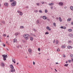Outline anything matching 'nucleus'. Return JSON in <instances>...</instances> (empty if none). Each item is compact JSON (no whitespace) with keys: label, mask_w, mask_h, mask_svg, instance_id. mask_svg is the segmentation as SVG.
Instances as JSON below:
<instances>
[{"label":"nucleus","mask_w":73,"mask_h":73,"mask_svg":"<svg viewBox=\"0 0 73 73\" xmlns=\"http://www.w3.org/2000/svg\"><path fill=\"white\" fill-rule=\"evenodd\" d=\"M72 62H73V58H72Z\"/></svg>","instance_id":"obj_58"},{"label":"nucleus","mask_w":73,"mask_h":73,"mask_svg":"<svg viewBox=\"0 0 73 73\" xmlns=\"http://www.w3.org/2000/svg\"><path fill=\"white\" fill-rule=\"evenodd\" d=\"M38 51H40V48H38Z\"/></svg>","instance_id":"obj_41"},{"label":"nucleus","mask_w":73,"mask_h":73,"mask_svg":"<svg viewBox=\"0 0 73 73\" xmlns=\"http://www.w3.org/2000/svg\"><path fill=\"white\" fill-rule=\"evenodd\" d=\"M69 62H71V60H69L68 61Z\"/></svg>","instance_id":"obj_52"},{"label":"nucleus","mask_w":73,"mask_h":73,"mask_svg":"<svg viewBox=\"0 0 73 73\" xmlns=\"http://www.w3.org/2000/svg\"><path fill=\"white\" fill-rule=\"evenodd\" d=\"M29 52L30 53H32V50L31 49H29Z\"/></svg>","instance_id":"obj_14"},{"label":"nucleus","mask_w":73,"mask_h":73,"mask_svg":"<svg viewBox=\"0 0 73 73\" xmlns=\"http://www.w3.org/2000/svg\"><path fill=\"white\" fill-rule=\"evenodd\" d=\"M71 25H73V22H72L71 23Z\"/></svg>","instance_id":"obj_54"},{"label":"nucleus","mask_w":73,"mask_h":73,"mask_svg":"<svg viewBox=\"0 0 73 73\" xmlns=\"http://www.w3.org/2000/svg\"><path fill=\"white\" fill-rule=\"evenodd\" d=\"M56 44H58V40H56Z\"/></svg>","instance_id":"obj_28"},{"label":"nucleus","mask_w":73,"mask_h":73,"mask_svg":"<svg viewBox=\"0 0 73 73\" xmlns=\"http://www.w3.org/2000/svg\"><path fill=\"white\" fill-rule=\"evenodd\" d=\"M35 62H33V65H35Z\"/></svg>","instance_id":"obj_56"},{"label":"nucleus","mask_w":73,"mask_h":73,"mask_svg":"<svg viewBox=\"0 0 73 73\" xmlns=\"http://www.w3.org/2000/svg\"><path fill=\"white\" fill-rule=\"evenodd\" d=\"M36 5H37V6H39L40 5V4H39V3H38L36 4Z\"/></svg>","instance_id":"obj_22"},{"label":"nucleus","mask_w":73,"mask_h":73,"mask_svg":"<svg viewBox=\"0 0 73 73\" xmlns=\"http://www.w3.org/2000/svg\"><path fill=\"white\" fill-rule=\"evenodd\" d=\"M48 5H50V6H52L54 5V3H49Z\"/></svg>","instance_id":"obj_7"},{"label":"nucleus","mask_w":73,"mask_h":73,"mask_svg":"<svg viewBox=\"0 0 73 73\" xmlns=\"http://www.w3.org/2000/svg\"><path fill=\"white\" fill-rule=\"evenodd\" d=\"M67 21H71V19H70V18H68L67 19Z\"/></svg>","instance_id":"obj_24"},{"label":"nucleus","mask_w":73,"mask_h":73,"mask_svg":"<svg viewBox=\"0 0 73 73\" xmlns=\"http://www.w3.org/2000/svg\"><path fill=\"white\" fill-rule=\"evenodd\" d=\"M33 30L34 31H35V32H36V30L35 29H33Z\"/></svg>","instance_id":"obj_39"},{"label":"nucleus","mask_w":73,"mask_h":73,"mask_svg":"<svg viewBox=\"0 0 73 73\" xmlns=\"http://www.w3.org/2000/svg\"><path fill=\"white\" fill-rule=\"evenodd\" d=\"M53 43H55V40H53Z\"/></svg>","instance_id":"obj_55"},{"label":"nucleus","mask_w":73,"mask_h":73,"mask_svg":"<svg viewBox=\"0 0 73 73\" xmlns=\"http://www.w3.org/2000/svg\"><path fill=\"white\" fill-rule=\"evenodd\" d=\"M58 64V62H56V64Z\"/></svg>","instance_id":"obj_62"},{"label":"nucleus","mask_w":73,"mask_h":73,"mask_svg":"<svg viewBox=\"0 0 73 73\" xmlns=\"http://www.w3.org/2000/svg\"><path fill=\"white\" fill-rule=\"evenodd\" d=\"M2 56L3 57L6 58H7V57H8L7 55H6L5 54H4V55H2Z\"/></svg>","instance_id":"obj_4"},{"label":"nucleus","mask_w":73,"mask_h":73,"mask_svg":"<svg viewBox=\"0 0 73 73\" xmlns=\"http://www.w3.org/2000/svg\"><path fill=\"white\" fill-rule=\"evenodd\" d=\"M47 20H48V21H50L49 19H47Z\"/></svg>","instance_id":"obj_61"},{"label":"nucleus","mask_w":73,"mask_h":73,"mask_svg":"<svg viewBox=\"0 0 73 73\" xmlns=\"http://www.w3.org/2000/svg\"><path fill=\"white\" fill-rule=\"evenodd\" d=\"M26 8H27V9H28V8H29L28 6H26Z\"/></svg>","instance_id":"obj_48"},{"label":"nucleus","mask_w":73,"mask_h":73,"mask_svg":"<svg viewBox=\"0 0 73 73\" xmlns=\"http://www.w3.org/2000/svg\"><path fill=\"white\" fill-rule=\"evenodd\" d=\"M55 70L56 72H57V71L56 70V69H55Z\"/></svg>","instance_id":"obj_64"},{"label":"nucleus","mask_w":73,"mask_h":73,"mask_svg":"<svg viewBox=\"0 0 73 73\" xmlns=\"http://www.w3.org/2000/svg\"><path fill=\"white\" fill-rule=\"evenodd\" d=\"M17 48H19V46H17Z\"/></svg>","instance_id":"obj_63"},{"label":"nucleus","mask_w":73,"mask_h":73,"mask_svg":"<svg viewBox=\"0 0 73 73\" xmlns=\"http://www.w3.org/2000/svg\"><path fill=\"white\" fill-rule=\"evenodd\" d=\"M19 15L20 16H22V15H23V13L20 12V13L19 14Z\"/></svg>","instance_id":"obj_27"},{"label":"nucleus","mask_w":73,"mask_h":73,"mask_svg":"<svg viewBox=\"0 0 73 73\" xmlns=\"http://www.w3.org/2000/svg\"><path fill=\"white\" fill-rule=\"evenodd\" d=\"M41 3H42V4H44V2H41Z\"/></svg>","instance_id":"obj_42"},{"label":"nucleus","mask_w":73,"mask_h":73,"mask_svg":"<svg viewBox=\"0 0 73 73\" xmlns=\"http://www.w3.org/2000/svg\"><path fill=\"white\" fill-rule=\"evenodd\" d=\"M21 12L20 11H17V12L19 13H20V12Z\"/></svg>","instance_id":"obj_38"},{"label":"nucleus","mask_w":73,"mask_h":73,"mask_svg":"<svg viewBox=\"0 0 73 73\" xmlns=\"http://www.w3.org/2000/svg\"><path fill=\"white\" fill-rule=\"evenodd\" d=\"M10 67L12 69H13V68H14L13 67V65H12V64H11L10 65Z\"/></svg>","instance_id":"obj_8"},{"label":"nucleus","mask_w":73,"mask_h":73,"mask_svg":"<svg viewBox=\"0 0 73 73\" xmlns=\"http://www.w3.org/2000/svg\"><path fill=\"white\" fill-rule=\"evenodd\" d=\"M1 22L2 23H3V24H5V22L4 21H2Z\"/></svg>","instance_id":"obj_33"},{"label":"nucleus","mask_w":73,"mask_h":73,"mask_svg":"<svg viewBox=\"0 0 73 73\" xmlns=\"http://www.w3.org/2000/svg\"><path fill=\"white\" fill-rule=\"evenodd\" d=\"M59 21L60 22H62V19L60 17H59Z\"/></svg>","instance_id":"obj_15"},{"label":"nucleus","mask_w":73,"mask_h":73,"mask_svg":"<svg viewBox=\"0 0 73 73\" xmlns=\"http://www.w3.org/2000/svg\"><path fill=\"white\" fill-rule=\"evenodd\" d=\"M68 31L70 32H72V31H73V30L71 29H69L68 30Z\"/></svg>","instance_id":"obj_16"},{"label":"nucleus","mask_w":73,"mask_h":73,"mask_svg":"<svg viewBox=\"0 0 73 73\" xmlns=\"http://www.w3.org/2000/svg\"><path fill=\"white\" fill-rule=\"evenodd\" d=\"M6 49L7 50H8V48H6Z\"/></svg>","instance_id":"obj_60"},{"label":"nucleus","mask_w":73,"mask_h":73,"mask_svg":"<svg viewBox=\"0 0 73 73\" xmlns=\"http://www.w3.org/2000/svg\"><path fill=\"white\" fill-rule=\"evenodd\" d=\"M29 34H26L24 35V37L25 40H28L29 39Z\"/></svg>","instance_id":"obj_1"},{"label":"nucleus","mask_w":73,"mask_h":73,"mask_svg":"<svg viewBox=\"0 0 73 73\" xmlns=\"http://www.w3.org/2000/svg\"><path fill=\"white\" fill-rule=\"evenodd\" d=\"M45 13H47V10L45 9Z\"/></svg>","instance_id":"obj_34"},{"label":"nucleus","mask_w":73,"mask_h":73,"mask_svg":"<svg viewBox=\"0 0 73 73\" xmlns=\"http://www.w3.org/2000/svg\"><path fill=\"white\" fill-rule=\"evenodd\" d=\"M50 8L51 9H53V7L52 6H51Z\"/></svg>","instance_id":"obj_37"},{"label":"nucleus","mask_w":73,"mask_h":73,"mask_svg":"<svg viewBox=\"0 0 73 73\" xmlns=\"http://www.w3.org/2000/svg\"><path fill=\"white\" fill-rule=\"evenodd\" d=\"M59 5L60 6H62V5H63V3L62 2H60L59 3Z\"/></svg>","instance_id":"obj_5"},{"label":"nucleus","mask_w":73,"mask_h":73,"mask_svg":"<svg viewBox=\"0 0 73 73\" xmlns=\"http://www.w3.org/2000/svg\"><path fill=\"white\" fill-rule=\"evenodd\" d=\"M46 29L48 31H51V29H50V28L48 26L46 27Z\"/></svg>","instance_id":"obj_3"},{"label":"nucleus","mask_w":73,"mask_h":73,"mask_svg":"<svg viewBox=\"0 0 73 73\" xmlns=\"http://www.w3.org/2000/svg\"><path fill=\"white\" fill-rule=\"evenodd\" d=\"M56 20H58V17L56 18Z\"/></svg>","instance_id":"obj_47"},{"label":"nucleus","mask_w":73,"mask_h":73,"mask_svg":"<svg viewBox=\"0 0 73 73\" xmlns=\"http://www.w3.org/2000/svg\"><path fill=\"white\" fill-rule=\"evenodd\" d=\"M14 1V0H10V2H12V1Z\"/></svg>","instance_id":"obj_43"},{"label":"nucleus","mask_w":73,"mask_h":73,"mask_svg":"<svg viewBox=\"0 0 73 73\" xmlns=\"http://www.w3.org/2000/svg\"><path fill=\"white\" fill-rule=\"evenodd\" d=\"M4 5L6 6V7H8V3H4Z\"/></svg>","instance_id":"obj_12"},{"label":"nucleus","mask_w":73,"mask_h":73,"mask_svg":"<svg viewBox=\"0 0 73 73\" xmlns=\"http://www.w3.org/2000/svg\"><path fill=\"white\" fill-rule=\"evenodd\" d=\"M6 58H3V60L4 61H5L6 60Z\"/></svg>","instance_id":"obj_30"},{"label":"nucleus","mask_w":73,"mask_h":73,"mask_svg":"<svg viewBox=\"0 0 73 73\" xmlns=\"http://www.w3.org/2000/svg\"><path fill=\"white\" fill-rule=\"evenodd\" d=\"M39 12H40V13H42V11H41V10H39Z\"/></svg>","instance_id":"obj_36"},{"label":"nucleus","mask_w":73,"mask_h":73,"mask_svg":"<svg viewBox=\"0 0 73 73\" xmlns=\"http://www.w3.org/2000/svg\"><path fill=\"white\" fill-rule=\"evenodd\" d=\"M43 19L44 20H46V17L45 16H44L43 17Z\"/></svg>","instance_id":"obj_13"},{"label":"nucleus","mask_w":73,"mask_h":73,"mask_svg":"<svg viewBox=\"0 0 73 73\" xmlns=\"http://www.w3.org/2000/svg\"><path fill=\"white\" fill-rule=\"evenodd\" d=\"M10 71L11 72H15V69H10Z\"/></svg>","instance_id":"obj_6"},{"label":"nucleus","mask_w":73,"mask_h":73,"mask_svg":"<svg viewBox=\"0 0 73 73\" xmlns=\"http://www.w3.org/2000/svg\"><path fill=\"white\" fill-rule=\"evenodd\" d=\"M67 48L68 49H72V47L71 46H67Z\"/></svg>","instance_id":"obj_11"},{"label":"nucleus","mask_w":73,"mask_h":73,"mask_svg":"<svg viewBox=\"0 0 73 73\" xmlns=\"http://www.w3.org/2000/svg\"><path fill=\"white\" fill-rule=\"evenodd\" d=\"M70 9L72 10V11H73V6H70Z\"/></svg>","instance_id":"obj_18"},{"label":"nucleus","mask_w":73,"mask_h":73,"mask_svg":"<svg viewBox=\"0 0 73 73\" xmlns=\"http://www.w3.org/2000/svg\"><path fill=\"white\" fill-rule=\"evenodd\" d=\"M60 28H61V29H63L64 28V27L63 26H61L60 27Z\"/></svg>","instance_id":"obj_40"},{"label":"nucleus","mask_w":73,"mask_h":73,"mask_svg":"<svg viewBox=\"0 0 73 73\" xmlns=\"http://www.w3.org/2000/svg\"><path fill=\"white\" fill-rule=\"evenodd\" d=\"M70 56L71 57H73V55L72 54H71Z\"/></svg>","instance_id":"obj_31"},{"label":"nucleus","mask_w":73,"mask_h":73,"mask_svg":"<svg viewBox=\"0 0 73 73\" xmlns=\"http://www.w3.org/2000/svg\"><path fill=\"white\" fill-rule=\"evenodd\" d=\"M3 36L4 37H5V36H6V35L5 34H4L3 35Z\"/></svg>","instance_id":"obj_35"},{"label":"nucleus","mask_w":73,"mask_h":73,"mask_svg":"<svg viewBox=\"0 0 73 73\" xmlns=\"http://www.w3.org/2000/svg\"><path fill=\"white\" fill-rule=\"evenodd\" d=\"M66 27H63V29H66Z\"/></svg>","instance_id":"obj_45"},{"label":"nucleus","mask_w":73,"mask_h":73,"mask_svg":"<svg viewBox=\"0 0 73 73\" xmlns=\"http://www.w3.org/2000/svg\"><path fill=\"white\" fill-rule=\"evenodd\" d=\"M57 52H59V51H60V49L59 48H58L57 50Z\"/></svg>","instance_id":"obj_32"},{"label":"nucleus","mask_w":73,"mask_h":73,"mask_svg":"<svg viewBox=\"0 0 73 73\" xmlns=\"http://www.w3.org/2000/svg\"><path fill=\"white\" fill-rule=\"evenodd\" d=\"M33 37H36V35H34L33 36Z\"/></svg>","instance_id":"obj_51"},{"label":"nucleus","mask_w":73,"mask_h":73,"mask_svg":"<svg viewBox=\"0 0 73 73\" xmlns=\"http://www.w3.org/2000/svg\"><path fill=\"white\" fill-rule=\"evenodd\" d=\"M68 64H66L64 65V66H66V67H67V66H68Z\"/></svg>","instance_id":"obj_19"},{"label":"nucleus","mask_w":73,"mask_h":73,"mask_svg":"<svg viewBox=\"0 0 73 73\" xmlns=\"http://www.w3.org/2000/svg\"><path fill=\"white\" fill-rule=\"evenodd\" d=\"M30 39L31 41H32L33 40V38L32 37H30Z\"/></svg>","instance_id":"obj_17"},{"label":"nucleus","mask_w":73,"mask_h":73,"mask_svg":"<svg viewBox=\"0 0 73 73\" xmlns=\"http://www.w3.org/2000/svg\"><path fill=\"white\" fill-rule=\"evenodd\" d=\"M49 34V33L48 32H46L45 33V35H48Z\"/></svg>","instance_id":"obj_29"},{"label":"nucleus","mask_w":73,"mask_h":73,"mask_svg":"<svg viewBox=\"0 0 73 73\" xmlns=\"http://www.w3.org/2000/svg\"><path fill=\"white\" fill-rule=\"evenodd\" d=\"M20 28H21V29H23V28H24V26H20Z\"/></svg>","instance_id":"obj_25"},{"label":"nucleus","mask_w":73,"mask_h":73,"mask_svg":"<svg viewBox=\"0 0 73 73\" xmlns=\"http://www.w3.org/2000/svg\"><path fill=\"white\" fill-rule=\"evenodd\" d=\"M19 34L20 33L17 32L15 33V36H17L18 35H19Z\"/></svg>","instance_id":"obj_9"},{"label":"nucleus","mask_w":73,"mask_h":73,"mask_svg":"<svg viewBox=\"0 0 73 73\" xmlns=\"http://www.w3.org/2000/svg\"><path fill=\"white\" fill-rule=\"evenodd\" d=\"M3 46H5V44H4L3 45Z\"/></svg>","instance_id":"obj_59"},{"label":"nucleus","mask_w":73,"mask_h":73,"mask_svg":"<svg viewBox=\"0 0 73 73\" xmlns=\"http://www.w3.org/2000/svg\"><path fill=\"white\" fill-rule=\"evenodd\" d=\"M62 48H65L66 47V45H63L62 46Z\"/></svg>","instance_id":"obj_23"},{"label":"nucleus","mask_w":73,"mask_h":73,"mask_svg":"<svg viewBox=\"0 0 73 73\" xmlns=\"http://www.w3.org/2000/svg\"><path fill=\"white\" fill-rule=\"evenodd\" d=\"M12 61H13V62H14V64H15V63L16 62L15 61H14V60H12Z\"/></svg>","instance_id":"obj_46"},{"label":"nucleus","mask_w":73,"mask_h":73,"mask_svg":"<svg viewBox=\"0 0 73 73\" xmlns=\"http://www.w3.org/2000/svg\"><path fill=\"white\" fill-rule=\"evenodd\" d=\"M13 42H17V39H16V38H15L14 40H13Z\"/></svg>","instance_id":"obj_10"},{"label":"nucleus","mask_w":73,"mask_h":73,"mask_svg":"<svg viewBox=\"0 0 73 73\" xmlns=\"http://www.w3.org/2000/svg\"><path fill=\"white\" fill-rule=\"evenodd\" d=\"M22 41L23 42H25V41L24 40H22Z\"/></svg>","instance_id":"obj_53"},{"label":"nucleus","mask_w":73,"mask_h":73,"mask_svg":"<svg viewBox=\"0 0 73 73\" xmlns=\"http://www.w3.org/2000/svg\"><path fill=\"white\" fill-rule=\"evenodd\" d=\"M53 25L55 27H56V23L54 22L53 23Z\"/></svg>","instance_id":"obj_20"},{"label":"nucleus","mask_w":73,"mask_h":73,"mask_svg":"<svg viewBox=\"0 0 73 73\" xmlns=\"http://www.w3.org/2000/svg\"><path fill=\"white\" fill-rule=\"evenodd\" d=\"M16 1H15L13 2V3H11V5L12 6H15V5H16Z\"/></svg>","instance_id":"obj_2"},{"label":"nucleus","mask_w":73,"mask_h":73,"mask_svg":"<svg viewBox=\"0 0 73 73\" xmlns=\"http://www.w3.org/2000/svg\"><path fill=\"white\" fill-rule=\"evenodd\" d=\"M1 65L2 66H3V67H4V64L2 62L1 63Z\"/></svg>","instance_id":"obj_21"},{"label":"nucleus","mask_w":73,"mask_h":73,"mask_svg":"<svg viewBox=\"0 0 73 73\" xmlns=\"http://www.w3.org/2000/svg\"><path fill=\"white\" fill-rule=\"evenodd\" d=\"M68 42H69V43H70L71 42V41H69Z\"/></svg>","instance_id":"obj_57"},{"label":"nucleus","mask_w":73,"mask_h":73,"mask_svg":"<svg viewBox=\"0 0 73 73\" xmlns=\"http://www.w3.org/2000/svg\"><path fill=\"white\" fill-rule=\"evenodd\" d=\"M63 57H65V54H63Z\"/></svg>","instance_id":"obj_44"},{"label":"nucleus","mask_w":73,"mask_h":73,"mask_svg":"<svg viewBox=\"0 0 73 73\" xmlns=\"http://www.w3.org/2000/svg\"><path fill=\"white\" fill-rule=\"evenodd\" d=\"M36 23L37 24H39V20H37L36 21Z\"/></svg>","instance_id":"obj_26"},{"label":"nucleus","mask_w":73,"mask_h":73,"mask_svg":"<svg viewBox=\"0 0 73 73\" xmlns=\"http://www.w3.org/2000/svg\"><path fill=\"white\" fill-rule=\"evenodd\" d=\"M34 35V34H33V33H31V35L32 36H33Z\"/></svg>","instance_id":"obj_50"},{"label":"nucleus","mask_w":73,"mask_h":73,"mask_svg":"<svg viewBox=\"0 0 73 73\" xmlns=\"http://www.w3.org/2000/svg\"><path fill=\"white\" fill-rule=\"evenodd\" d=\"M38 12V11H37V10H36L35 11V12Z\"/></svg>","instance_id":"obj_49"}]
</instances>
